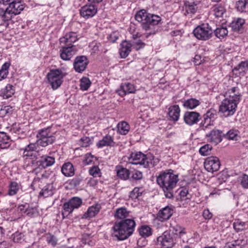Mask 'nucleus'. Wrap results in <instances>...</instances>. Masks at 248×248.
<instances>
[{"label": "nucleus", "instance_id": "nucleus-1", "mask_svg": "<svg viewBox=\"0 0 248 248\" xmlns=\"http://www.w3.org/2000/svg\"><path fill=\"white\" fill-rule=\"evenodd\" d=\"M179 181L178 176L172 170L161 171L156 177V183L162 189L166 198L172 199L174 189Z\"/></svg>", "mask_w": 248, "mask_h": 248}, {"label": "nucleus", "instance_id": "nucleus-2", "mask_svg": "<svg viewBox=\"0 0 248 248\" xmlns=\"http://www.w3.org/2000/svg\"><path fill=\"white\" fill-rule=\"evenodd\" d=\"M135 227L136 222L132 218L116 221L112 228L113 235L119 240H125L132 234Z\"/></svg>", "mask_w": 248, "mask_h": 248}, {"label": "nucleus", "instance_id": "nucleus-3", "mask_svg": "<svg viewBox=\"0 0 248 248\" xmlns=\"http://www.w3.org/2000/svg\"><path fill=\"white\" fill-rule=\"evenodd\" d=\"M135 18L137 21L141 23L142 28L145 31L158 25L161 21V18L159 16L150 14L145 10L138 11L136 13Z\"/></svg>", "mask_w": 248, "mask_h": 248}, {"label": "nucleus", "instance_id": "nucleus-4", "mask_svg": "<svg viewBox=\"0 0 248 248\" xmlns=\"http://www.w3.org/2000/svg\"><path fill=\"white\" fill-rule=\"evenodd\" d=\"M131 163L142 165L144 168H153L158 162L152 155H145L141 152L132 153L129 158Z\"/></svg>", "mask_w": 248, "mask_h": 248}, {"label": "nucleus", "instance_id": "nucleus-5", "mask_svg": "<svg viewBox=\"0 0 248 248\" xmlns=\"http://www.w3.org/2000/svg\"><path fill=\"white\" fill-rule=\"evenodd\" d=\"M67 75L64 68L52 69L47 74L48 82L53 89H58L62 84L63 78Z\"/></svg>", "mask_w": 248, "mask_h": 248}, {"label": "nucleus", "instance_id": "nucleus-6", "mask_svg": "<svg viewBox=\"0 0 248 248\" xmlns=\"http://www.w3.org/2000/svg\"><path fill=\"white\" fill-rule=\"evenodd\" d=\"M194 35L198 39L206 41L211 38L213 31L207 23L198 26L193 31Z\"/></svg>", "mask_w": 248, "mask_h": 248}, {"label": "nucleus", "instance_id": "nucleus-7", "mask_svg": "<svg viewBox=\"0 0 248 248\" xmlns=\"http://www.w3.org/2000/svg\"><path fill=\"white\" fill-rule=\"evenodd\" d=\"M238 103L230 99L225 98L221 102L219 107V113L225 117H228L234 114L236 111Z\"/></svg>", "mask_w": 248, "mask_h": 248}, {"label": "nucleus", "instance_id": "nucleus-8", "mask_svg": "<svg viewBox=\"0 0 248 248\" xmlns=\"http://www.w3.org/2000/svg\"><path fill=\"white\" fill-rule=\"evenodd\" d=\"M39 139L37 140V144L42 147H46L49 144H52L55 140V137L52 136L49 128L41 130L38 136Z\"/></svg>", "mask_w": 248, "mask_h": 248}, {"label": "nucleus", "instance_id": "nucleus-9", "mask_svg": "<svg viewBox=\"0 0 248 248\" xmlns=\"http://www.w3.org/2000/svg\"><path fill=\"white\" fill-rule=\"evenodd\" d=\"M82 203V199L78 197L71 198L68 202L63 204L62 215H68L71 213L75 209L78 208Z\"/></svg>", "mask_w": 248, "mask_h": 248}, {"label": "nucleus", "instance_id": "nucleus-10", "mask_svg": "<svg viewBox=\"0 0 248 248\" xmlns=\"http://www.w3.org/2000/svg\"><path fill=\"white\" fill-rule=\"evenodd\" d=\"M204 166L208 172L213 173L218 170L220 167V162L218 157L211 156L205 159Z\"/></svg>", "mask_w": 248, "mask_h": 248}, {"label": "nucleus", "instance_id": "nucleus-11", "mask_svg": "<svg viewBox=\"0 0 248 248\" xmlns=\"http://www.w3.org/2000/svg\"><path fill=\"white\" fill-rule=\"evenodd\" d=\"M157 242L158 245L164 248H171L175 243L170 234L167 232H165L162 235L158 237Z\"/></svg>", "mask_w": 248, "mask_h": 248}, {"label": "nucleus", "instance_id": "nucleus-12", "mask_svg": "<svg viewBox=\"0 0 248 248\" xmlns=\"http://www.w3.org/2000/svg\"><path fill=\"white\" fill-rule=\"evenodd\" d=\"M200 114L196 111H186L183 116L184 121L188 125H193L200 120Z\"/></svg>", "mask_w": 248, "mask_h": 248}, {"label": "nucleus", "instance_id": "nucleus-13", "mask_svg": "<svg viewBox=\"0 0 248 248\" xmlns=\"http://www.w3.org/2000/svg\"><path fill=\"white\" fill-rule=\"evenodd\" d=\"M97 12V8L93 5H86L80 9V14L85 19L93 17Z\"/></svg>", "mask_w": 248, "mask_h": 248}, {"label": "nucleus", "instance_id": "nucleus-14", "mask_svg": "<svg viewBox=\"0 0 248 248\" xmlns=\"http://www.w3.org/2000/svg\"><path fill=\"white\" fill-rule=\"evenodd\" d=\"M76 52L77 49L75 46L62 47L60 51V57L63 60L69 61L76 54Z\"/></svg>", "mask_w": 248, "mask_h": 248}, {"label": "nucleus", "instance_id": "nucleus-15", "mask_svg": "<svg viewBox=\"0 0 248 248\" xmlns=\"http://www.w3.org/2000/svg\"><path fill=\"white\" fill-rule=\"evenodd\" d=\"M216 115L217 111L213 108L210 109L203 115V120L201 123L203 129L204 127L207 128L209 125L212 124Z\"/></svg>", "mask_w": 248, "mask_h": 248}, {"label": "nucleus", "instance_id": "nucleus-16", "mask_svg": "<svg viewBox=\"0 0 248 248\" xmlns=\"http://www.w3.org/2000/svg\"><path fill=\"white\" fill-rule=\"evenodd\" d=\"M39 144H37V141L34 143H30L24 149L23 157H26V159H31V162L33 164V160L32 156H35L36 153H32V152L35 151L38 149Z\"/></svg>", "mask_w": 248, "mask_h": 248}, {"label": "nucleus", "instance_id": "nucleus-17", "mask_svg": "<svg viewBox=\"0 0 248 248\" xmlns=\"http://www.w3.org/2000/svg\"><path fill=\"white\" fill-rule=\"evenodd\" d=\"M88 61L86 56H81L76 57L74 66L76 72L81 73L84 71L88 65Z\"/></svg>", "mask_w": 248, "mask_h": 248}, {"label": "nucleus", "instance_id": "nucleus-18", "mask_svg": "<svg viewBox=\"0 0 248 248\" xmlns=\"http://www.w3.org/2000/svg\"><path fill=\"white\" fill-rule=\"evenodd\" d=\"M136 90L135 86L129 83L122 84L120 88L117 90V93L120 96H123L127 93H134Z\"/></svg>", "mask_w": 248, "mask_h": 248}, {"label": "nucleus", "instance_id": "nucleus-19", "mask_svg": "<svg viewBox=\"0 0 248 248\" xmlns=\"http://www.w3.org/2000/svg\"><path fill=\"white\" fill-rule=\"evenodd\" d=\"M55 162V158L47 155H44L41 157L37 161L38 165L41 168L45 169L53 165Z\"/></svg>", "mask_w": 248, "mask_h": 248}, {"label": "nucleus", "instance_id": "nucleus-20", "mask_svg": "<svg viewBox=\"0 0 248 248\" xmlns=\"http://www.w3.org/2000/svg\"><path fill=\"white\" fill-rule=\"evenodd\" d=\"M199 3L200 2L186 1L184 7V9L185 11L184 14L190 16L195 14L198 10V5Z\"/></svg>", "mask_w": 248, "mask_h": 248}, {"label": "nucleus", "instance_id": "nucleus-21", "mask_svg": "<svg viewBox=\"0 0 248 248\" xmlns=\"http://www.w3.org/2000/svg\"><path fill=\"white\" fill-rule=\"evenodd\" d=\"M222 131L218 130H213L209 133L206 135L207 140L217 145L220 142L221 139Z\"/></svg>", "mask_w": 248, "mask_h": 248}, {"label": "nucleus", "instance_id": "nucleus-22", "mask_svg": "<svg viewBox=\"0 0 248 248\" xmlns=\"http://www.w3.org/2000/svg\"><path fill=\"white\" fill-rule=\"evenodd\" d=\"M132 45L127 41H124L121 44L119 53L123 58H126L131 51Z\"/></svg>", "mask_w": 248, "mask_h": 248}, {"label": "nucleus", "instance_id": "nucleus-23", "mask_svg": "<svg viewBox=\"0 0 248 248\" xmlns=\"http://www.w3.org/2000/svg\"><path fill=\"white\" fill-rule=\"evenodd\" d=\"M78 40V38L76 33L71 32L67 33L64 37L60 39L61 44H66L68 46H70L73 43Z\"/></svg>", "mask_w": 248, "mask_h": 248}, {"label": "nucleus", "instance_id": "nucleus-24", "mask_svg": "<svg viewBox=\"0 0 248 248\" xmlns=\"http://www.w3.org/2000/svg\"><path fill=\"white\" fill-rule=\"evenodd\" d=\"M114 145L115 142L113 141V138L109 135H107L103 137L96 144L98 148H102L104 146H113Z\"/></svg>", "mask_w": 248, "mask_h": 248}, {"label": "nucleus", "instance_id": "nucleus-25", "mask_svg": "<svg viewBox=\"0 0 248 248\" xmlns=\"http://www.w3.org/2000/svg\"><path fill=\"white\" fill-rule=\"evenodd\" d=\"M7 8L16 16L19 14L24 9V6L21 4L20 2H16L14 1L13 3H11Z\"/></svg>", "mask_w": 248, "mask_h": 248}, {"label": "nucleus", "instance_id": "nucleus-26", "mask_svg": "<svg viewBox=\"0 0 248 248\" xmlns=\"http://www.w3.org/2000/svg\"><path fill=\"white\" fill-rule=\"evenodd\" d=\"M21 188L22 186L20 183L15 181H11L8 186V194L9 196L15 195Z\"/></svg>", "mask_w": 248, "mask_h": 248}, {"label": "nucleus", "instance_id": "nucleus-27", "mask_svg": "<svg viewBox=\"0 0 248 248\" xmlns=\"http://www.w3.org/2000/svg\"><path fill=\"white\" fill-rule=\"evenodd\" d=\"M180 113V108L178 105H173L169 108L168 114L169 117L173 121L178 120Z\"/></svg>", "mask_w": 248, "mask_h": 248}, {"label": "nucleus", "instance_id": "nucleus-28", "mask_svg": "<svg viewBox=\"0 0 248 248\" xmlns=\"http://www.w3.org/2000/svg\"><path fill=\"white\" fill-rule=\"evenodd\" d=\"M101 206L96 204L90 207L86 212L83 215V217L85 218H91L95 217L99 212Z\"/></svg>", "mask_w": 248, "mask_h": 248}, {"label": "nucleus", "instance_id": "nucleus-29", "mask_svg": "<svg viewBox=\"0 0 248 248\" xmlns=\"http://www.w3.org/2000/svg\"><path fill=\"white\" fill-rule=\"evenodd\" d=\"M246 242L243 239H238L226 244L223 248H243Z\"/></svg>", "mask_w": 248, "mask_h": 248}, {"label": "nucleus", "instance_id": "nucleus-30", "mask_svg": "<svg viewBox=\"0 0 248 248\" xmlns=\"http://www.w3.org/2000/svg\"><path fill=\"white\" fill-rule=\"evenodd\" d=\"M130 212L125 207H121L116 209L114 217L115 218L122 220L127 219L129 217Z\"/></svg>", "mask_w": 248, "mask_h": 248}, {"label": "nucleus", "instance_id": "nucleus-31", "mask_svg": "<svg viewBox=\"0 0 248 248\" xmlns=\"http://www.w3.org/2000/svg\"><path fill=\"white\" fill-rule=\"evenodd\" d=\"M236 88L233 87L226 93L225 98L230 99L233 102L238 103L240 100V95L236 93Z\"/></svg>", "mask_w": 248, "mask_h": 248}, {"label": "nucleus", "instance_id": "nucleus-32", "mask_svg": "<svg viewBox=\"0 0 248 248\" xmlns=\"http://www.w3.org/2000/svg\"><path fill=\"white\" fill-rule=\"evenodd\" d=\"M245 20L241 18H238L234 19L230 24V27L234 31H239L242 28L245 24Z\"/></svg>", "mask_w": 248, "mask_h": 248}, {"label": "nucleus", "instance_id": "nucleus-33", "mask_svg": "<svg viewBox=\"0 0 248 248\" xmlns=\"http://www.w3.org/2000/svg\"><path fill=\"white\" fill-rule=\"evenodd\" d=\"M62 172L66 177L74 175L75 170L72 164L70 162L64 164L62 167Z\"/></svg>", "mask_w": 248, "mask_h": 248}, {"label": "nucleus", "instance_id": "nucleus-34", "mask_svg": "<svg viewBox=\"0 0 248 248\" xmlns=\"http://www.w3.org/2000/svg\"><path fill=\"white\" fill-rule=\"evenodd\" d=\"M14 93V87L10 84H8L4 88L0 91V95L4 99H7L11 97Z\"/></svg>", "mask_w": 248, "mask_h": 248}, {"label": "nucleus", "instance_id": "nucleus-35", "mask_svg": "<svg viewBox=\"0 0 248 248\" xmlns=\"http://www.w3.org/2000/svg\"><path fill=\"white\" fill-rule=\"evenodd\" d=\"M200 104V102L199 100L196 98H191L185 100L183 102V106L187 109H193Z\"/></svg>", "mask_w": 248, "mask_h": 248}, {"label": "nucleus", "instance_id": "nucleus-36", "mask_svg": "<svg viewBox=\"0 0 248 248\" xmlns=\"http://www.w3.org/2000/svg\"><path fill=\"white\" fill-rule=\"evenodd\" d=\"M118 177L122 180H126L129 178L130 171L128 170L122 166H117L116 168Z\"/></svg>", "mask_w": 248, "mask_h": 248}, {"label": "nucleus", "instance_id": "nucleus-37", "mask_svg": "<svg viewBox=\"0 0 248 248\" xmlns=\"http://www.w3.org/2000/svg\"><path fill=\"white\" fill-rule=\"evenodd\" d=\"M11 140L10 137L3 132H0V148H7L10 145Z\"/></svg>", "mask_w": 248, "mask_h": 248}, {"label": "nucleus", "instance_id": "nucleus-38", "mask_svg": "<svg viewBox=\"0 0 248 248\" xmlns=\"http://www.w3.org/2000/svg\"><path fill=\"white\" fill-rule=\"evenodd\" d=\"M55 188L52 184H49L45 186L40 192L39 195L45 198L52 196L54 194Z\"/></svg>", "mask_w": 248, "mask_h": 248}, {"label": "nucleus", "instance_id": "nucleus-39", "mask_svg": "<svg viewBox=\"0 0 248 248\" xmlns=\"http://www.w3.org/2000/svg\"><path fill=\"white\" fill-rule=\"evenodd\" d=\"M172 215V210L168 207H166L159 211L158 217L161 219V221H163L169 219Z\"/></svg>", "mask_w": 248, "mask_h": 248}, {"label": "nucleus", "instance_id": "nucleus-40", "mask_svg": "<svg viewBox=\"0 0 248 248\" xmlns=\"http://www.w3.org/2000/svg\"><path fill=\"white\" fill-rule=\"evenodd\" d=\"M117 131L121 135H125L129 131L130 127L126 122H122L117 125Z\"/></svg>", "mask_w": 248, "mask_h": 248}, {"label": "nucleus", "instance_id": "nucleus-41", "mask_svg": "<svg viewBox=\"0 0 248 248\" xmlns=\"http://www.w3.org/2000/svg\"><path fill=\"white\" fill-rule=\"evenodd\" d=\"M248 70V62L247 61L241 62L233 69L234 71H238L240 74H244Z\"/></svg>", "mask_w": 248, "mask_h": 248}, {"label": "nucleus", "instance_id": "nucleus-42", "mask_svg": "<svg viewBox=\"0 0 248 248\" xmlns=\"http://www.w3.org/2000/svg\"><path fill=\"white\" fill-rule=\"evenodd\" d=\"M239 131L235 129H231L229 130L224 136L226 139L229 140H237L239 139Z\"/></svg>", "mask_w": 248, "mask_h": 248}, {"label": "nucleus", "instance_id": "nucleus-43", "mask_svg": "<svg viewBox=\"0 0 248 248\" xmlns=\"http://www.w3.org/2000/svg\"><path fill=\"white\" fill-rule=\"evenodd\" d=\"M213 14L217 17H222L225 12L224 7L221 5H215L212 7Z\"/></svg>", "mask_w": 248, "mask_h": 248}, {"label": "nucleus", "instance_id": "nucleus-44", "mask_svg": "<svg viewBox=\"0 0 248 248\" xmlns=\"http://www.w3.org/2000/svg\"><path fill=\"white\" fill-rule=\"evenodd\" d=\"M215 35L218 38H223L227 36L228 33V30L226 27L221 26L217 28L215 31Z\"/></svg>", "mask_w": 248, "mask_h": 248}, {"label": "nucleus", "instance_id": "nucleus-45", "mask_svg": "<svg viewBox=\"0 0 248 248\" xmlns=\"http://www.w3.org/2000/svg\"><path fill=\"white\" fill-rule=\"evenodd\" d=\"M140 234L143 237H147L152 234L151 228L146 225L141 226L139 230Z\"/></svg>", "mask_w": 248, "mask_h": 248}, {"label": "nucleus", "instance_id": "nucleus-46", "mask_svg": "<svg viewBox=\"0 0 248 248\" xmlns=\"http://www.w3.org/2000/svg\"><path fill=\"white\" fill-rule=\"evenodd\" d=\"M28 207L25 210V214L30 217H37L38 215V212L37 209L35 207Z\"/></svg>", "mask_w": 248, "mask_h": 248}, {"label": "nucleus", "instance_id": "nucleus-47", "mask_svg": "<svg viewBox=\"0 0 248 248\" xmlns=\"http://www.w3.org/2000/svg\"><path fill=\"white\" fill-rule=\"evenodd\" d=\"M10 66V64L8 62L4 63L0 70V80L5 78L8 74V68Z\"/></svg>", "mask_w": 248, "mask_h": 248}, {"label": "nucleus", "instance_id": "nucleus-48", "mask_svg": "<svg viewBox=\"0 0 248 248\" xmlns=\"http://www.w3.org/2000/svg\"><path fill=\"white\" fill-rule=\"evenodd\" d=\"M212 149V146L207 144L200 148L199 153L202 156H207L211 154Z\"/></svg>", "mask_w": 248, "mask_h": 248}, {"label": "nucleus", "instance_id": "nucleus-49", "mask_svg": "<svg viewBox=\"0 0 248 248\" xmlns=\"http://www.w3.org/2000/svg\"><path fill=\"white\" fill-rule=\"evenodd\" d=\"M248 4V0H239L236 2V8L239 12H246V7Z\"/></svg>", "mask_w": 248, "mask_h": 248}, {"label": "nucleus", "instance_id": "nucleus-50", "mask_svg": "<svg viewBox=\"0 0 248 248\" xmlns=\"http://www.w3.org/2000/svg\"><path fill=\"white\" fill-rule=\"evenodd\" d=\"M233 228L237 232L244 230L247 226V224L245 222L237 220L235 221L233 224Z\"/></svg>", "mask_w": 248, "mask_h": 248}, {"label": "nucleus", "instance_id": "nucleus-51", "mask_svg": "<svg viewBox=\"0 0 248 248\" xmlns=\"http://www.w3.org/2000/svg\"><path fill=\"white\" fill-rule=\"evenodd\" d=\"M91 84V82L87 78L83 77L80 80V89L83 91L87 90L90 87Z\"/></svg>", "mask_w": 248, "mask_h": 248}, {"label": "nucleus", "instance_id": "nucleus-52", "mask_svg": "<svg viewBox=\"0 0 248 248\" xmlns=\"http://www.w3.org/2000/svg\"><path fill=\"white\" fill-rule=\"evenodd\" d=\"M174 233L178 235L180 237H182L186 234V231L185 228L179 225H176L173 227Z\"/></svg>", "mask_w": 248, "mask_h": 248}, {"label": "nucleus", "instance_id": "nucleus-53", "mask_svg": "<svg viewBox=\"0 0 248 248\" xmlns=\"http://www.w3.org/2000/svg\"><path fill=\"white\" fill-rule=\"evenodd\" d=\"M91 175L94 177H100L101 176V172L99 168L97 166H93L89 170Z\"/></svg>", "mask_w": 248, "mask_h": 248}, {"label": "nucleus", "instance_id": "nucleus-54", "mask_svg": "<svg viewBox=\"0 0 248 248\" xmlns=\"http://www.w3.org/2000/svg\"><path fill=\"white\" fill-rule=\"evenodd\" d=\"M141 188L135 187L130 193L129 196L131 198L135 199L139 197L142 193Z\"/></svg>", "mask_w": 248, "mask_h": 248}, {"label": "nucleus", "instance_id": "nucleus-55", "mask_svg": "<svg viewBox=\"0 0 248 248\" xmlns=\"http://www.w3.org/2000/svg\"><path fill=\"white\" fill-rule=\"evenodd\" d=\"M14 16V14L7 8L5 10V13L1 19L4 22H7L12 19Z\"/></svg>", "mask_w": 248, "mask_h": 248}, {"label": "nucleus", "instance_id": "nucleus-56", "mask_svg": "<svg viewBox=\"0 0 248 248\" xmlns=\"http://www.w3.org/2000/svg\"><path fill=\"white\" fill-rule=\"evenodd\" d=\"M240 182L242 186L246 189L248 188V175L247 174L243 175L240 177Z\"/></svg>", "mask_w": 248, "mask_h": 248}, {"label": "nucleus", "instance_id": "nucleus-57", "mask_svg": "<svg viewBox=\"0 0 248 248\" xmlns=\"http://www.w3.org/2000/svg\"><path fill=\"white\" fill-rule=\"evenodd\" d=\"M81 241L84 244H88L91 246L93 244V242H92L90 235L86 233L83 234Z\"/></svg>", "mask_w": 248, "mask_h": 248}, {"label": "nucleus", "instance_id": "nucleus-58", "mask_svg": "<svg viewBox=\"0 0 248 248\" xmlns=\"http://www.w3.org/2000/svg\"><path fill=\"white\" fill-rule=\"evenodd\" d=\"M142 173L139 170H135L132 172L131 177L133 179L139 180L142 178Z\"/></svg>", "mask_w": 248, "mask_h": 248}, {"label": "nucleus", "instance_id": "nucleus-59", "mask_svg": "<svg viewBox=\"0 0 248 248\" xmlns=\"http://www.w3.org/2000/svg\"><path fill=\"white\" fill-rule=\"evenodd\" d=\"M145 46V44L141 41L140 40H138L133 43V45L132 46H133L134 48H135L137 50H139L140 49L143 48Z\"/></svg>", "mask_w": 248, "mask_h": 248}, {"label": "nucleus", "instance_id": "nucleus-60", "mask_svg": "<svg viewBox=\"0 0 248 248\" xmlns=\"http://www.w3.org/2000/svg\"><path fill=\"white\" fill-rule=\"evenodd\" d=\"M91 144V140L89 137H83L80 140V145L82 147H86L89 146Z\"/></svg>", "mask_w": 248, "mask_h": 248}, {"label": "nucleus", "instance_id": "nucleus-61", "mask_svg": "<svg viewBox=\"0 0 248 248\" xmlns=\"http://www.w3.org/2000/svg\"><path fill=\"white\" fill-rule=\"evenodd\" d=\"M93 156L91 154H87L85 155L84 163L86 165L90 164L93 161Z\"/></svg>", "mask_w": 248, "mask_h": 248}, {"label": "nucleus", "instance_id": "nucleus-62", "mask_svg": "<svg viewBox=\"0 0 248 248\" xmlns=\"http://www.w3.org/2000/svg\"><path fill=\"white\" fill-rule=\"evenodd\" d=\"M202 215L205 219H210L212 217V214L208 209L204 210L203 212Z\"/></svg>", "mask_w": 248, "mask_h": 248}, {"label": "nucleus", "instance_id": "nucleus-63", "mask_svg": "<svg viewBox=\"0 0 248 248\" xmlns=\"http://www.w3.org/2000/svg\"><path fill=\"white\" fill-rule=\"evenodd\" d=\"M47 242L49 244L52 245V246H54L56 245L57 243V239L54 236L50 235L49 237L47 238Z\"/></svg>", "mask_w": 248, "mask_h": 248}, {"label": "nucleus", "instance_id": "nucleus-64", "mask_svg": "<svg viewBox=\"0 0 248 248\" xmlns=\"http://www.w3.org/2000/svg\"><path fill=\"white\" fill-rule=\"evenodd\" d=\"M202 57L200 55H196L194 58L193 62L195 65H200L202 62Z\"/></svg>", "mask_w": 248, "mask_h": 248}]
</instances>
